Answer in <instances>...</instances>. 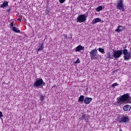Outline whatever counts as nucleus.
I'll return each instance as SVG.
<instances>
[{
  "label": "nucleus",
  "instance_id": "nucleus-1",
  "mask_svg": "<svg viewBox=\"0 0 131 131\" xmlns=\"http://www.w3.org/2000/svg\"><path fill=\"white\" fill-rule=\"evenodd\" d=\"M113 53L112 55V57H114L115 59H118V58H120L121 55L123 54L124 55L123 58L125 61H128V60L130 59V52L128 53V51L127 49H124L123 50H116L113 49Z\"/></svg>",
  "mask_w": 131,
  "mask_h": 131
},
{
  "label": "nucleus",
  "instance_id": "nucleus-2",
  "mask_svg": "<svg viewBox=\"0 0 131 131\" xmlns=\"http://www.w3.org/2000/svg\"><path fill=\"white\" fill-rule=\"evenodd\" d=\"M123 102H125L126 104H131V97L129 93H126L120 97H117V101L115 102L114 104L117 107H119V106H121V104Z\"/></svg>",
  "mask_w": 131,
  "mask_h": 131
},
{
  "label": "nucleus",
  "instance_id": "nucleus-3",
  "mask_svg": "<svg viewBox=\"0 0 131 131\" xmlns=\"http://www.w3.org/2000/svg\"><path fill=\"white\" fill-rule=\"evenodd\" d=\"M46 85V82H43V80L41 78H37L33 83L34 88H39V86H43Z\"/></svg>",
  "mask_w": 131,
  "mask_h": 131
},
{
  "label": "nucleus",
  "instance_id": "nucleus-4",
  "mask_svg": "<svg viewBox=\"0 0 131 131\" xmlns=\"http://www.w3.org/2000/svg\"><path fill=\"white\" fill-rule=\"evenodd\" d=\"M98 55V50L97 49H93L90 52V56L91 60H98V57H97Z\"/></svg>",
  "mask_w": 131,
  "mask_h": 131
},
{
  "label": "nucleus",
  "instance_id": "nucleus-5",
  "mask_svg": "<svg viewBox=\"0 0 131 131\" xmlns=\"http://www.w3.org/2000/svg\"><path fill=\"white\" fill-rule=\"evenodd\" d=\"M117 8L120 10V11L124 12V6L123 5V1L122 0L117 2Z\"/></svg>",
  "mask_w": 131,
  "mask_h": 131
},
{
  "label": "nucleus",
  "instance_id": "nucleus-6",
  "mask_svg": "<svg viewBox=\"0 0 131 131\" xmlns=\"http://www.w3.org/2000/svg\"><path fill=\"white\" fill-rule=\"evenodd\" d=\"M86 20V15L85 14L80 15L77 18V23H82Z\"/></svg>",
  "mask_w": 131,
  "mask_h": 131
},
{
  "label": "nucleus",
  "instance_id": "nucleus-7",
  "mask_svg": "<svg viewBox=\"0 0 131 131\" xmlns=\"http://www.w3.org/2000/svg\"><path fill=\"white\" fill-rule=\"evenodd\" d=\"M128 121H129V118H128V116H123L119 120L120 123H126V122H128Z\"/></svg>",
  "mask_w": 131,
  "mask_h": 131
},
{
  "label": "nucleus",
  "instance_id": "nucleus-8",
  "mask_svg": "<svg viewBox=\"0 0 131 131\" xmlns=\"http://www.w3.org/2000/svg\"><path fill=\"white\" fill-rule=\"evenodd\" d=\"M123 30H125V27L121 26V25H119L118 26L117 29L115 30L116 32H121V31H123Z\"/></svg>",
  "mask_w": 131,
  "mask_h": 131
},
{
  "label": "nucleus",
  "instance_id": "nucleus-9",
  "mask_svg": "<svg viewBox=\"0 0 131 131\" xmlns=\"http://www.w3.org/2000/svg\"><path fill=\"white\" fill-rule=\"evenodd\" d=\"M84 51V47L81 45H79L75 48V52H80V51Z\"/></svg>",
  "mask_w": 131,
  "mask_h": 131
},
{
  "label": "nucleus",
  "instance_id": "nucleus-10",
  "mask_svg": "<svg viewBox=\"0 0 131 131\" xmlns=\"http://www.w3.org/2000/svg\"><path fill=\"white\" fill-rule=\"evenodd\" d=\"M130 109H131V105L129 104H126L124 105L123 107V110L125 112H128L129 111H130Z\"/></svg>",
  "mask_w": 131,
  "mask_h": 131
},
{
  "label": "nucleus",
  "instance_id": "nucleus-11",
  "mask_svg": "<svg viewBox=\"0 0 131 131\" xmlns=\"http://www.w3.org/2000/svg\"><path fill=\"white\" fill-rule=\"evenodd\" d=\"M90 117H91L90 115H86V114H83L81 117L80 118V119L81 120H82V119L84 120H88Z\"/></svg>",
  "mask_w": 131,
  "mask_h": 131
},
{
  "label": "nucleus",
  "instance_id": "nucleus-12",
  "mask_svg": "<svg viewBox=\"0 0 131 131\" xmlns=\"http://www.w3.org/2000/svg\"><path fill=\"white\" fill-rule=\"evenodd\" d=\"M92 101H93V98L91 97H87L84 100V103L85 104H90V103H92Z\"/></svg>",
  "mask_w": 131,
  "mask_h": 131
},
{
  "label": "nucleus",
  "instance_id": "nucleus-13",
  "mask_svg": "<svg viewBox=\"0 0 131 131\" xmlns=\"http://www.w3.org/2000/svg\"><path fill=\"white\" fill-rule=\"evenodd\" d=\"M7 7H9V2L4 1L3 4L1 6V8L2 9H5V8H7Z\"/></svg>",
  "mask_w": 131,
  "mask_h": 131
},
{
  "label": "nucleus",
  "instance_id": "nucleus-14",
  "mask_svg": "<svg viewBox=\"0 0 131 131\" xmlns=\"http://www.w3.org/2000/svg\"><path fill=\"white\" fill-rule=\"evenodd\" d=\"M83 101H84V96L81 95L78 99L79 103L82 104L83 103Z\"/></svg>",
  "mask_w": 131,
  "mask_h": 131
},
{
  "label": "nucleus",
  "instance_id": "nucleus-15",
  "mask_svg": "<svg viewBox=\"0 0 131 131\" xmlns=\"http://www.w3.org/2000/svg\"><path fill=\"white\" fill-rule=\"evenodd\" d=\"M101 19L100 18H96L93 19L92 21V24H96V23H98L99 22H101Z\"/></svg>",
  "mask_w": 131,
  "mask_h": 131
},
{
  "label": "nucleus",
  "instance_id": "nucleus-16",
  "mask_svg": "<svg viewBox=\"0 0 131 131\" xmlns=\"http://www.w3.org/2000/svg\"><path fill=\"white\" fill-rule=\"evenodd\" d=\"M45 48H43V42H42L40 46H39L38 48L37 49V52H40L42 51Z\"/></svg>",
  "mask_w": 131,
  "mask_h": 131
},
{
  "label": "nucleus",
  "instance_id": "nucleus-17",
  "mask_svg": "<svg viewBox=\"0 0 131 131\" xmlns=\"http://www.w3.org/2000/svg\"><path fill=\"white\" fill-rule=\"evenodd\" d=\"M63 40L62 39V42H64V43L67 42V40H68V38L67 37V34L63 35Z\"/></svg>",
  "mask_w": 131,
  "mask_h": 131
},
{
  "label": "nucleus",
  "instance_id": "nucleus-18",
  "mask_svg": "<svg viewBox=\"0 0 131 131\" xmlns=\"http://www.w3.org/2000/svg\"><path fill=\"white\" fill-rule=\"evenodd\" d=\"M12 31H14V32H15L16 33H20V30H18V28L16 27H12Z\"/></svg>",
  "mask_w": 131,
  "mask_h": 131
},
{
  "label": "nucleus",
  "instance_id": "nucleus-19",
  "mask_svg": "<svg viewBox=\"0 0 131 131\" xmlns=\"http://www.w3.org/2000/svg\"><path fill=\"white\" fill-rule=\"evenodd\" d=\"M103 10V7L102 6H98L96 8V12H100V11H102Z\"/></svg>",
  "mask_w": 131,
  "mask_h": 131
},
{
  "label": "nucleus",
  "instance_id": "nucleus-20",
  "mask_svg": "<svg viewBox=\"0 0 131 131\" xmlns=\"http://www.w3.org/2000/svg\"><path fill=\"white\" fill-rule=\"evenodd\" d=\"M98 51L99 52H100V53H102L103 54H105V50L102 48H99L98 49Z\"/></svg>",
  "mask_w": 131,
  "mask_h": 131
},
{
  "label": "nucleus",
  "instance_id": "nucleus-21",
  "mask_svg": "<svg viewBox=\"0 0 131 131\" xmlns=\"http://www.w3.org/2000/svg\"><path fill=\"white\" fill-rule=\"evenodd\" d=\"M117 85H119V84H118L117 82H116V83L112 84L111 86H112V88H114V89H115V86H116Z\"/></svg>",
  "mask_w": 131,
  "mask_h": 131
},
{
  "label": "nucleus",
  "instance_id": "nucleus-22",
  "mask_svg": "<svg viewBox=\"0 0 131 131\" xmlns=\"http://www.w3.org/2000/svg\"><path fill=\"white\" fill-rule=\"evenodd\" d=\"M40 100L41 102H43V101H45V96H43V95H41Z\"/></svg>",
  "mask_w": 131,
  "mask_h": 131
},
{
  "label": "nucleus",
  "instance_id": "nucleus-23",
  "mask_svg": "<svg viewBox=\"0 0 131 131\" xmlns=\"http://www.w3.org/2000/svg\"><path fill=\"white\" fill-rule=\"evenodd\" d=\"M7 13H9L11 12V7H8L7 10H6Z\"/></svg>",
  "mask_w": 131,
  "mask_h": 131
},
{
  "label": "nucleus",
  "instance_id": "nucleus-24",
  "mask_svg": "<svg viewBox=\"0 0 131 131\" xmlns=\"http://www.w3.org/2000/svg\"><path fill=\"white\" fill-rule=\"evenodd\" d=\"M75 63V64H78L80 63V60H79V58H78Z\"/></svg>",
  "mask_w": 131,
  "mask_h": 131
},
{
  "label": "nucleus",
  "instance_id": "nucleus-25",
  "mask_svg": "<svg viewBox=\"0 0 131 131\" xmlns=\"http://www.w3.org/2000/svg\"><path fill=\"white\" fill-rule=\"evenodd\" d=\"M13 26H14V23H13V22H12V23H11V24H10V28H12H12H13V27H13Z\"/></svg>",
  "mask_w": 131,
  "mask_h": 131
},
{
  "label": "nucleus",
  "instance_id": "nucleus-26",
  "mask_svg": "<svg viewBox=\"0 0 131 131\" xmlns=\"http://www.w3.org/2000/svg\"><path fill=\"white\" fill-rule=\"evenodd\" d=\"M66 0H59L60 4H63Z\"/></svg>",
  "mask_w": 131,
  "mask_h": 131
},
{
  "label": "nucleus",
  "instance_id": "nucleus-27",
  "mask_svg": "<svg viewBox=\"0 0 131 131\" xmlns=\"http://www.w3.org/2000/svg\"><path fill=\"white\" fill-rule=\"evenodd\" d=\"M4 115H3V112L0 111V117H3Z\"/></svg>",
  "mask_w": 131,
  "mask_h": 131
},
{
  "label": "nucleus",
  "instance_id": "nucleus-28",
  "mask_svg": "<svg viewBox=\"0 0 131 131\" xmlns=\"http://www.w3.org/2000/svg\"><path fill=\"white\" fill-rule=\"evenodd\" d=\"M17 21H19V22H22V18H18Z\"/></svg>",
  "mask_w": 131,
  "mask_h": 131
},
{
  "label": "nucleus",
  "instance_id": "nucleus-29",
  "mask_svg": "<svg viewBox=\"0 0 131 131\" xmlns=\"http://www.w3.org/2000/svg\"><path fill=\"white\" fill-rule=\"evenodd\" d=\"M69 38H72V35H71L70 36V37H69Z\"/></svg>",
  "mask_w": 131,
  "mask_h": 131
},
{
  "label": "nucleus",
  "instance_id": "nucleus-30",
  "mask_svg": "<svg viewBox=\"0 0 131 131\" xmlns=\"http://www.w3.org/2000/svg\"><path fill=\"white\" fill-rule=\"evenodd\" d=\"M116 72V71H114L113 73H115Z\"/></svg>",
  "mask_w": 131,
  "mask_h": 131
},
{
  "label": "nucleus",
  "instance_id": "nucleus-31",
  "mask_svg": "<svg viewBox=\"0 0 131 131\" xmlns=\"http://www.w3.org/2000/svg\"><path fill=\"white\" fill-rule=\"evenodd\" d=\"M54 86H56V85H54Z\"/></svg>",
  "mask_w": 131,
  "mask_h": 131
}]
</instances>
